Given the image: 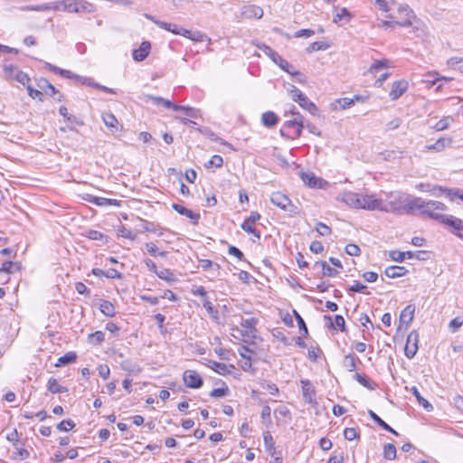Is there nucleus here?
Listing matches in <instances>:
<instances>
[{
  "instance_id": "nucleus-1",
  "label": "nucleus",
  "mask_w": 463,
  "mask_h": 463,
  "mask_svg": "<svg viewBox=\"0 0 463 463\" xmlns=\"http://www.w3.org/2000/svg\"><path fill=\"white\" fill-rule=\"evenodd\" d=\"M45 68L48 69L49 71L56 73V74H60L61 76L64 77V78H68V79H75L77 80H80V82L84 83V84H88V85H92L105 92H108V93H111V94H115L116 91L115 90L113 89H110V88H108L106 86H102L99 83H92L90 81V79H88V78H82L77 74H74L73 72H71V71H68V70H64V69H61L52 63H49V62H45Z\"/></svg>"
},
{
  "instance_id": "nucleus-2",
  "label": "nucleus",
  "mask_w": 463,
  "mask_h": 463,
  "mask_svg": "<svg viewBox=\"0 0 463 463\" xmlns=\"http://www.w3.org/2000/svg\"><path fill=\"white\" fill-rule=\"evenodd\" d=\"M426 201L420 197L409 199L402 206H394L391 203V210L399 213H419L423 215L425 211Z\"/></svg>"
},
{
  "instance_id": "nucleus-3",
  "label": "nucleus",
  "mask_w": 463,
  "mask_h": 463,
  "mask_svg": "<svg viewBox=\"0 0 463 463\" xmlns=\"http://www.w3.org/2000/svg\"><path fill=\"white\" fill-rule=\"evenodd\" d=\"M447 210V206L445 203L429 200L426 201L425 211H423V215L428 216L430 219L436 220L439 222L442 223L448 214L442 213Z\"/></svg>"
},
{
  "instance_id": "nucleus-4",
  "label": "nucleus",
  "mask_w": 463,
  "mask_h": 463,
  "mask_svg": "<svg viewBox=\"0 0 463 463\" xmlns=\"http://www.w3.org/2000/svg\"><path fill=\"white\" fill-rule=\"evenodd\" d=\"M270 202L281 210L296 215L299 213L298 206L292 203L291 200L280 192H274L270 195Z\"/></svg>"
},
{
  "instance_id": "nucleus-5",
  "label": "nucleus",
  "mask_w": 463,
  "mask_h": 463,
  "mask_svg": "<svg viewBox=\"0 0 463 463\" xmlns=\"http://www.w3.org/2000/svg\"><path fill=\"white\" fill-rule=\"evenodd\" d=\"M292 100L298 102V105L311 114H316L317 111V106L309 100V99L296 86L291 85L288 90Z\"/></svg>"
},
{
  "instance_id": "nucleus-6",
  "label": "nucleus",
  "mask_w": 463,
  "mask_h": 463,
  "mask_svg": "<svg viewBox=\"0 0 463 463\" xmlns=\"http://www.w3.org/2000/svg\"><path fill=\"white\" fill-rule=\"evenodd\" d=\"M3 70L6 80H14L23 85H26L30 81L28 75L19 70L16 65L5 61L3 64Z\"/></svg>"
},
{
  "instance_id": "nucleus-7",
  "label": "nucleus",
  "mask_w": 463,
  "mask_h": 463,
  "mask_svg": "<svg viewBox=\"0 0 463 463\" xmlns=\"http://www.w3.org/2000/svg\"><path fill=\"white\" fill-rule=\"evenodd\" d=\"M359 203L361 204L360 209L367 211H389L387 207L383 205L381 199H378L373 194H360Z\"/></svg>"
},
{
  "instance_id": "nucleus-8",
  "label": "nucleus",
  "mask_w": 463,
  "mask_h": 463,
  "mask_svg": "<svg viewBox=\"0 0 463 463\" xmlns=\"http://www.w3.org/2000/svg\"><path fill=\"white\" fill-rule=\"evenodd\" d=\"M304 127L305 125H301L297 121L288 119L283 124L282 128L280 129V133L283 137H287L290 139H296L301 136Z\"/></svg>"
},
{
  "instance_id": "nucleus-9",
  "label": "nucleus",
  "mask_w": 463,
  "mask_h": 463,
  "mask_svg": "<svg viewBox=\"0 0 463 463\" xmlns=\"http://www.w3.org/2000/svg\"><path fill=\"white\" fill-rule=\"evenodd\" d=\"M442 224L445 225L452 234L463 240V220L454 215L448 214Z\"/></svg>"
},
{
  "instance_id": "nucleus-10",
  "label": "nucleus",
  "mask_w": 463,
  "mask_h": 463,
  "mask_svg": "<svg viewBox=\"0 0 463 463\" xmlns=\"http://www.w3.org/2000/svg\"><path fill=\"white\" fill-rule=\"evenodd\" d=\"M419 334L416 330L411 331L406 340L404 353L407 358L412 359L418 352Z\"/></svg>"
},
{
  "instance_id": "nucleus-11",
  "label": "nucleus",
  "mask_w": 463,
  "mask_h": 463,
  "mask_svg": "<svg viewBox=\"0 0 463 463\" xmlns=\"http://www.w3.org/2000/svg\"><path fill=\"white\" fill-rule=\"evenodd\" d=\"M258 324V318L256 317H250L243 319L241 318V321L240 323L241 326V334L242 336L254 339L256 337V325Z\"/></svg>"
},
{
  "instance_id": "nucleus-12",
  "label": "nucleus",
  "mask_w": 463,
  "mask_h": 463,
  "mask_svg": "<svg viewBox=\"0 0 463 463\" xmlns=\"http://www.w3.org/2000/svg\"><path fill=\"white\" fill-rule=\"evenodd\" d=\"M359 198L360 194L347 191L339 194L336 197V200L345 203L350 208L358 210L361 207Z\"/></svg>"
},
{
  "instance_id": "nucleus-13",
  "label": "nucleus",
  "mask_w": 463,
  "mask_h": 463,
  "mask_svg": "<svg viewBox=\"0 0 463 463\" xmlns=\"http://www.w3.org/2000/svg\"><path fill=\"white\" fill-rule=\"evenodd\" d=\"M260 219V214L258 212H251L249 218L246 219L241 225V228L250 234H253L256 238H260V232L257 231L253 224Z\"/></svg>"
},
{
  "instance_id": "nucleus-14",
  "label": "nucleus",
  "mask_w": 463,
  "mask_h": 463,
  "mask_svg": "<svg viewBox=\"0 0 463 463\" xmlns=\"http://www.w3.org/2000/svg\"><path fill=\"white\" fill-rule=\"evenodd\" d=\"M185 385L189 388H200L203 385V379L200 374L194 370H186L183 374Z\"/></svg>"
},
{
  "instance_id": "nucleus-15",
  "label": "nucleus",
  "mask_w": 463,
  "mask_h": 463,
  "mask_svg": "<svg viewBox=\"0 0 463 463\" xmlns=\"http://www.w3.org/2000/svg\"><path fill=\"white\" fill-rule=\"evenodd\" d=\"M398 13L401 16V20L396 22L397 24L403 27L411 25L412 20L414 19V14L408 5L399 6Z\"/></svg>"
},
{
  "instance_id": "nucleus-16",
  "label": "nucleus",
  "mask_w": 463,
  "mask_h": 463,
  "mask_svg": "<svg viewBox=\"0 0 463 463\" xmlns=\"http://www.w3.org/2000/svg\"><path fill=\"white\" fill-rule=\"evenodd\" d=\"M301 179L303 183L310 188H323L327 184V182L316 176L313 173H302Z\"/></svg>"
},
{
  "instance_id": "nucleus-17",
  "label": "nucleus",
  "mask_w": 463,
  "mask_h": 463,
  "mask_svg": "<svg viewBox=\"0 0 463 463\" xmlns=\"http://www.w3.org/2000/svg\"><path fill=\"white\" fill-rule=\"evenodd\" d=\"M408 82L405 80H396L392 84L389 97L392 100H397L408 90Z\"/></svg>"
},
{
  "instance_id": "nucleus-18",
  "label": "nucleus",
  "mask_w": 463,
  "mask_h": 463,
  "mask_svg": "<svg viewBox=\"0 0 463 463\" xmlns=\"http://www.w3.org/2000/svg\"><path fill=\"white\" fill-rule=\"evenodd\" d=\"M83 198L88 203H93L98 206H109V205L119 206V202L116 199L98 197V196H94L92 194H86Z\"/></svg>"
},
{
  "instance_id": "nucleus-19",
  "label": "nucleus",
  "mask_w": 463,
  "mask_h": 463,
  "mask_svg": "<svg viewBox=\"0 0 463 463\" xmlns=\"http://www.w3.org/2000/svg\"><path fill=\"white\" fill-rule=\"evenodd\" d=\"M263 14L262 8L255 5H245L241 11V16L246 19H260Z\"/></svg>"
},
{
  "instance_id": "nucleus-20",
  "label": "nucleus",
  "mask_w": 463,
  "mask_h": 463,
  "mask_svg": "<svg viewBox=\"0 0 463 463\" xmlns=\"http://www.w3.org/2000/svg\"><path fill=\"white\" fill-rule=\"evenodd\" d=\"M461 189L458 188H446L439 185L433 186V195L439 196L444 194L447 197H449L451 201L455 198L459 199Z\"/></svg>"
},
{
  "instance_id": "nucleus-21",
  "label": "nucleus",
  "mask_w": 463,
  "mask_h": 463,
  "mask_svg": "<svg viewBox=\"0 0 463 463\" xmlns=\"http://www.w3.org/2000/svg\"><path fill=\"white\" fill-rule=\"evenodd\" d=\"M209 363V367L221 375L231 374L232 371L235 370L232 364H226L216 361H210Z\"/></svg>"
},
{
  "instance_id": "nucleus-22",
  "label": "nucleus",
  "mask_w": 463,
  "mask_h": 463,
  "mask_svg": "<svg viewBox=\"0 0 463 463\" xmlns=\"http://www.w3.org/2000/svg\"><path fill=\"white\" fill-rule=\"evenodd\" d=\"M415 306L408 305L400 314V323L407 328L414 318Z\"/></svg>"
},
{
  "instance_id": "nucleus-23",
  "label": "nucleus",
  "mask_w": 463,
  "mask_h": 463,
  "mask_svg": "<svg viewBox=\"0 0 463 463\" xmlns=\"http://www.w3.org/2000/svg\"><path fill=\"white\" fill-rule=\"evenodd\" d=\"M302 392L304 400L308 403L316 402V393L314 387L308 380H302Z\"/></svg>"
},
{
  "instance_id": "nucleus-24",
  "label": "nucleus",
  "mask_w": 463,
  "mask_h": 463,
  "mask_svg": "<svg viewBox=\"0 0 463 463\" xmlns=\"http://www.w3.org/2000/svg\"><path fill=\"white\" fill-rule=\"evenodd\" d=\"M150 48L151 45L149 42H143L138 49L133 51V59L137 61H144L149 54Z\"/></svg>"
},
{
  "instance_id": "nucleus-25",
  "label": "nucleus",
  "mask_w": 463,
  "mask_h": 463,
  "mask_svg": "<svg viewBox=\"0 0 463 463\" xmlns=\"http://www.w3.org/2000/svg\"><path fill=\"white\" fill-rule=\"evenodd\" d=\"M173 209L176 211L178 213L186 216L189 218L194 224H197L200 219V214L194 213L192 210L185 208L183 205L174 203L172 205Z\"/></svg>"
},
{
  "instance_id": "nucleus-26",
  "label": "nucleus",
  "mask_w": 463,
  "mask_h": 463,
  "mask_svg": "<svg viewBox=\"0 0 463 463\" xmlns=\"http://www.w3.org/2000/svg\"><path fill=\"white\" fill-rule=\"evenodd\" d=\"M358 99H360L359 96H354L353 99L341 98V99L335 100L332 103V108L334 110L345 109L352 107L354 104V101L358 100Z\"/></svg>"
},
{
  "instance_id": "nucleus-27",
  "label": "nucleus",
  "mask_w": 463,
  "mask_h": 463,
  "mask_svg": "<svg viewBox=\"0 0 463 463\" xmlns=\"http://www.w3.org/2000/svg\"><path fill=\"white\" fill-rule=\"evenodd\" d=\"M101 118L106 127L110 128L111 132L114 133L119 131V123L111 112L103 113Z\"/></svg>"
},
{
  "instance_id": "nucleus-28",
  "label": "nucleus",
  "mask_w": 463,
  "mask_h": 463,
  "mask_svg": "<svg viewBox=\"0 0 463 463\" xmlns=\"http://www.w3.org/2000/svg\"><path fill=\"white\" fill-rule=\"evenodd\" d=\"M408 272L405 267L400 266H390L385 269L384 274L390 279L401 278L406 275Z\"/></svg>"
},
{
  "instance_id": "nucleus-29",
  "label": "nucleus",
  "mask_w": 463,
  "mask_h": 463,
  "mask_svg": "<svg viewBox=\"0 0 463 463\" xmlns=\"http://www.w3.org/2000/svg\"><path fill=\"white\" fill-rule=\"evenodd\" d=\"M451 143H452V138L440 137L434 144L426 146V149L434 150L436 152H441Z\"/></svg>"
},
{
  "instance_id": "nucleus-30",
  "label": "nucleus",
  "mask_w": 463,
  "mask_h": 463,
  "mask_svg": "<svg viewBox=\"0 0 463 463\" xmlns=\"http://www.w3.org/2000/svg\"><path fill=\"white\" fill-rule=\"evenodd\" d=\"M352 17V14L349 13V11L343 7V8H335V14L334 16V22L335 23H344L346 24L350 21Z\"/></svg>"
},
{
  "instance_id": "nucleus-31",
  "label": "nucleus",
  "mask_w": 463,
  "mask_h": 463,
  "mask_svg": "<svg viewBox=\"0 0 463 463\" xmlns=\"http://www.w3.org/2000/svg\"><path fill=\"white\" fill-rule=\"evenodd\" d=\"M179 35L188 38L194 42H203L204 40V38L206 37L204 33H203L199 31H191V30H186L184 28L182 29V32Z\"/></svg>"
},
{
  "instance_id": "nucleus-32",
  "label": "nucleus",
  "mask_w": 463,
  "mask_h": 463,
  "mask_svg": "<svg viewBox=\"0 0 463 463\" xmlns=\"http://www.w3.org/2000/svg\"><path fill=\"white\" fill-rule=\"evenodd\" d=\"M95 6L86 0H77L74 13H93Z\"/></svg>"
},
{
  "instance_id": "nucleus-33",
  "label": "nucleus",
  "mask_w": 463,
  "mask_h": 463,
  "mask_svg": "<svg viewBox=\"0 0 463 463\" xmlns=\"http://www.w3.org/2000/svg\"><path fill=\"white\" fill-rule=\"evenodd\" d=\"M354 378L364 387L368 390H374L377 387V384L369 379L366 375L356 373L354 375Z\"/></svg>"
},
{
  "instance_id": "nucleus-34",
  "label": "nucleus",
  "mask_w": 463,
  "mask_h": 463,
  "mask_svg": "<svg viewBox=\"0 0 463 463\" xmlns=\"http://www.w3.org/2000/svg\"><path fill=\"white\" fill-rule=\"evenodd\" d=\"M368 414L371 417V419L376 424H378L381 428H383V430H385L394 435H398V433L391 426H389L384 420H383L374 411L370 410L368 411Z\"/></svg>"
},
{
  "instance_id": "nucleus-35",
  "label": "nucleus",
  "mask_w": 463,
  "mask_h": 463,
  "mask_svg": "<svg viewBox=\"0 0 463 463\" xmlns=\"http://www.w3.org/2000/svg\"><path fill=\"white\" fill-rule=\"evenodd\" d=\"M47 389L52 393H63L68 392V389L59 384L55 378H50L48 380Z\"/></svg>"
},
{
  "instance_id": "nucleus-36",
  "label": "nucleus",
  "mask_w": 463,
  "mask_h": 463,
  "mask_svg": "<svg viewBox=\"0 0 463 463\" xmlns=\"http://www.w3.org/2000/svg\"><path fill=\"white\" fill-rule=\"evenodd\" d=\"M99 310L102 314H104L106 317H112L115 316V307L113 304L108 300H100L99 303Z\"/></svg>"
},
{
  "instance_id": "nucleus-37",
  "label": "nucleus",
  "mask_w": 463,
  "mask_h": 463,
  "mask_svg": "<svg viewBox=\"0 0 463 463\" xmlns=\"http://www.w3.org/2000/svg\"><path fill=\"white\" fill-rule=\"evenodd\" d=\"M264 446L266 450L272 456L275 457V442L269 431H266L263 434Z\"/></svg>"
},
{
  "instance_id": "nucleus-38",
  "label": "nucleus",
  "mask_w": 463,
  "mask_h": 463,
  "mask_svg": "<svg viewBox=\"0 0 463 463\" xmlns=\"http://www.w3.org/2000/svg\"><path fill=\"white\" fill-rule=\"evenodd\" d=\"M203 307L206 309L208 315L213 320L218 322L219 320V311L213 307V303L208 299H203Z\"/></svg>"
},
{
  "instance_id": "nucleus-39",
  "label": "nucleus",
  "mask_w": 463,
  "mask_h": 463,
  "mask_svg": "<svg viewBox=\"0 0 463 463\" xmlns=\"http://www.w3.org/2000/svg\"><path fill=\"white\" fill-rule=\"evenodd\" d=\"M261 120L266 127L270 128L278 123L279 118L274 112L268 111L262 114Z\"/></svg>"
},
{
  "instance_id": "nucleus-40",
  "label": "nucleus",
  "mask_w": 463,
  "mask_h": 463,
  "mask_svg": "<svg viewBox=\"0 0 463 463\" xmlns=\"http://www.w3.org/2000/svg\"><path fill=\"white\" fill-rule=\"evenodd\" d=\"M411 392L413 393V395L416 397L417 401L419 402V403L420 405L423 406V408L427 411H431L433 410V406L431 405V403H430L426 399H424L418 388L416 386H413L411 387Z\"/></svg>"
},
{
  "instance_id": "nucleus-41",
  "label": "nucleus",
  "mask_w": 463,
  "mask_h": 463,
  "mask_svg": "<svg viewBox=\"0 0 463 463\" xmlns=\"http://www.w3.org/2000/svg\"><path fill=\"white\" fill-rule=\"evenodd\" d=\"M145 98L146 99L151 100L155 105H163L166 109H173V106L175 105V104H173L170 100L165 99L161 97H156V96L147 94V95H145Z\"/></svg>"
},
{
  "instance_id": "nucleus-42",
  "label": "nucleus",
  "mask_w": 463,
  "mask_h": 463,
  "mask_svg": "<svg viewBox=\"0 0 463 463\" xmlns=\"http://www.w3.org/2000/svg\"><path fill=\"white\" fill-rule=\"evenodd\" d=\"M76 359L77 354L75 352H68L58 359L57 363L55 364V366H61L71 364L75 362Z\"/></svg>"
},
{
  "instance_id": "nucleus-43",
  "label": "nucleus",
  "mask_w": 463,
  "mask_h": 463,
  "mask_svg": "<svg viewBox=\"0 0 463 463\" xmlns=\"http://www.w3.org/2000/svg\"><path fill=\"white\" fill-rule=\"evenodd\" d=\"M173 109L175 111L183 110L185 112V115L190 118H197L200 115L199 109L191 108V107H185V106L175 104V106H173Z\"/></svg>"
},
{
  "instance_id": "nucleus-44",
  "label": "nucleus",
  "mask_w": 463,
  "mask_h": 463,
  "mask_svg": "<svg viewBox=\"0 0 463 463\" xmlns=\"http://www.w3.org/2000/svg\"><path fill=\"white\" fill-rule=\"evenodd\" d=\"M447 64L452 70L463 73V58L452 57L448 60Z\"/></svg>"
},
{
  "instance_id": "nucleus-45",
  "label": "nucleus",
  "mask_w": 463,
  "mask_h": 463,
  "mask_svg": "<svg viewBox=\"0 0 463 463\" xmlns=\"http://www.w3.org/2000/svg\"><path fill=\"white\" fill-rule=\"evenodd\" d=\"M358 358L354 354H349L344 358V366L349 371L353 372L356 369V361Z\"/></svg>"
},
{
  "instance_id": "nucleus-46",
  "label": "nucleus",
  "mask_w": 463,
  "mask_h": 463,
  "mask_svg": "<svg viewBox=\"0 0 463 463\" xmlns=\"http://www.w3.org/2000/svg\"><path fill=\"white\" fill-rule=\"evenodd\" d=\"M272 61L276 64H278L283 71L290 74H298V71H291L289 70V67H291V65L286 60H284L279 54H277V57L273 58Z\"/></svg>"
},
{
  "instance_id": "nucleus-47",
  "label": "nucleus",
  "mask_w": 463,
  "mask_h": 463,
  "mask_svg": "<svg viewBox=\"0 0 463 463\" xmlns=\"http://www.w3.org/2000/svg\"><path fill=\"white\" fill-rule=\"evenodd\" d=\"M453 121V118L449 116L442 118L440 120H439L434 126L433 128L436 131H442L447 129L450 123Z\"/></svg>"
},
{
  "instance_id": "nucleus-48",
  "label": "nucleus",
  "mask_w": 463,
  "mask_h": 463,
  "mask_svg": "<svg viewBox=\"0 0 463 463\" xmlns=\"http://www.w3.org/2000/svg\"><path fill=\"white\" fill-rule=\"evenodd\" d=\"M383 457L388 460H393L396 458V448L393 444L388 443L384 445Z\"/></svg>"
},
{
  "instance_id": "nucleus-49",
  "label": "nucleus",
  "mask_w": 463,
  "mask_h": 463,
  "mask_svg": "<svg viewBox=\"0 0 463 463\" xmlns=\"http://www.w3.org/2000/svg\"><path fill=\"white\" fill-rule=\"evenodd\" d=\"M20 269L19 263L13 261H5L0 267V272L4 271L7 274L14 273Z\"/></svg>"
},
{
  "instance_id": "nucleus-50",
  "label": "nucleus",
  "mask_w": 463,
  "mask_h": 463,
  "mask_svg": "<svg viewBox=\"0 0 463 463\" xmlns=\"http://www.w3.org/2000/svg\"><path fill=\"white\" fill-rule=\"evenodd\" d=\"M38 86L45 91L46 94L50 95V96H53L57 90L55 89V87L50 83L47 80H41V81L38 83Z\"/></svg>"
},
{
  "instance_id": "nucleus-51",
  "label": "nucleus",
  "mask_w": 463,
  "mask_h": 463,
  "mask_svg": "<svg viewBox=\"0 0 463 463\" xmlns=\"http://www.w3.org/2000/svg\"><path fill=\"white\" fill-rule=\"evenodd\" d=\"M146 249L149 254L152 256H161L163 258H165L167 256V251H159L157 246L154 242H146L145 244Z\"/></svg>"
},
{
  "instance_id": "nucleus-52",
  "label": "nucleus",
  "mask_w": 463,
  "mask_h": 463,
  "mask_svg": "<svg viewBox=\"0 0 463 463\" xmlns=\"http://www.w3.org/2000/svg\"><path fill=\"white\" fill-rule=\"evenodd\" d=\"M199 263H200V267L203 270H210L211 269V270H214V271L218 272L220 268H221L218 263H213L210 260H200Z\"/></svg>"
},
{
  "instance_id": "nucleus-53",
  "label": "nucleus",
  "mask_w": 463,
  "mask_h": 463,
  "mask_svg": "<svg viewBox=\"0 0 463 463\" xmlns=\"http://www.w3.org/2000/svg\"><path fill=\"white\" fill-rule=\"evenodd\" d=\"M156 274L159 279L166 280L167 282H173L175 280V274L169 269H163Z\"/></svg>"
},
{
  "instance_id": "nucleus-54",
  "label": "nucleus",
  "mask_w": 463,
  "mask_h": 463,
  "mask_svg": "<svg viewBox=\"0 0 463 463\" xmlns=\"http://www.w3.org/2000/svg\"><path fill=\"white\" fill-rule=\"evenodd\" d=\"M105 339V335L102 331H96L89 335V342L93 345H100Z\"/></svg>"
},
{
  "instance_id": "nucleus-55",
  "label": "nucleus",
  "mask_w": 463,
  "mask_h": 463,
  "mask_svg": "<svg viewBox=\"0 0 463 463\" xmlns=\"http://www.w3.org/2000/svg\"><path fill=\"white\" fill-rule=\"evenodd\" d=\"M223 164V159L219 155H214L212 156V158L204 164L205 168H212V167H222Z\"/></svg>"
},
{
  "instance_id": "nucleus-56",
  "label": "nucleus",
  "mask_w": 463,
  "mask_h": 463,
  "mask_svg": "<svg viewBox=\"0 0 463 463\" xmlns=\"http://www.w3.org/2000/svg\"><path fill=\"white\" fill-rule=\"evenodd\" d=\"M360 436V431L358 429L355 428H346L344 430V437L345 439L351 441L355 439H358Z\"/></svg>"
},
{
  "instance_id": "nucleus-57",
  "label": "nucleus",
  "mask_w": 463,
  "mask_h": 463,
  "mask_svg": "<svg viewBox=\"0 0 463 463\" xmlns=\"http://www.w3.org/2000/svg\"><path fill=\"white\" fill-rule=\"evenodd\" d=\"M118 234L123 238L135 241L137 235L127 227L121 225L118 229Z\"/></svg>"
},
{
  "instance_id": "nucleus-58",
  "label": "nucleus",
  "mask_w": 463,
  "mask_h": 463,
  "mask_svg": "<svg viewBox=\"0 0 463 463\" xmlns=\"http://www.w3.org/2000/svg\"><path fill=\"white\" fill-rule=\"evenodd\" d=\"M388 67L387 60L375 61L369 68V72L375 74L379 70Z\"/></svg>"
},
{
  "instance_id": "nucleus-59",
  "label": "nucleus",
  "mask_w": 463,
  "mask_h": 463,
  "mask_svg": "<svg viewBox=\"0 0 463 463\" xmlns=\"http://www.w3.org/2000/svg\"><path fill=\"white\" fill-rule=\"evenodd\" d=\"M321 266L324 275L328 277H335L337 274V271L331 268L329 265L326 264L325 261H317L315 266Z\"/></svg>"
},
{
  "instance_id": "nucleus-60",
  "label": "nucleus",
  "mask_w": 463,
  "mask_h": 463,
  "mask_svg": "<svg viewBox=\"0 0 463 463\" xmlns=\"http://www.w3.org/2000/svg\"><path fill=\"white\" fill-rule=\"evenodd\" d=\"M21 11H37L43 12L50 10V6L47 4L36 5H25L20 7Z\"/></svg>"
},
{
  "instance_id": "nucleus-61",
  "label": "nucleus",
  "mask_w": 463,
  "mask_h": 463,
  "mask_svg": "<svg viewBox=\"0 0 463 463\" xmlns=\"http://www.w3.org/2000/svg\"><path fill=\"white\" fill-rule=\"evenodd\" d=\"M75 427V423L71 420H63L57 425V429L61 431H68Z\"/></svg>"
},
{
  "instance_id": "nucleus-62",
  "label": "nucleus",
  "mask_w": 463,
  "mask_h": 463,
  "mask_svg": "<svg viewBox=\"0 0 463 463\" xmlns=\"http://www.w3.org/2000/svg\"><path fill=\"white\" fill-rule=\"evenodd\" d=\"M316 231L321 236H328L331 234V228L323 222H317Z\"/></svg>"
},
{
  "instance_id": "nucleus-63",
  "label": "nucleus",
  "mask_w": 463,
  "mask_h": 463,
  "mask_svg": "<svg viewBox=\"0 0 463 463\" xmlns=\"http://www.w3.org/2000/svg\"><path fill=\"white\" fill-rule=\"evenodd\" d=\"M270 413H271V409L269 406L268 405H264L262 407V411H261V419L263 420V422L267 425H270L271 424V420H270Z\"/></svg>"
},
{
  "instance_id": "nucleus-64",
  "label": "nucleus",
  "mask_w": 463,
  "mask_h": 463,
  "mask_svg": "<svg viewBox=\"0 0 463 463\" xmlns=\"http://www.w3.org/2000/svg\"><path fill=\"white\" fill-rule=\"evenodd\" d=\"M463 325V317H456L455 318H453L449 324V328L452 331V332H456L458 331V329L459 327H461Z\"/></svg>"
}]
</instances>
